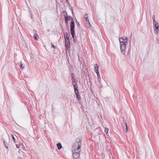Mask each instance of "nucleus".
<instances>
[{
  "instance_id": "1",
  "label": "nucleus",
  "mask_w": 159,
  "mask_h": 159,
  "mask_svg": "<svg viewBox=\"0 0 159 159\" xmlns=\"http://www.w3.org/2000/svg\"><path fill=\"white\" fill-rule=\"evenodd\" d=\"M128 38L126 36L120 37L119 40L120 44V49L121 53L124 55L125 54L126 45L128 43Z\"/></svg>"
},
{
  "instance_id": "2",
  "label": "nucleus",
  "mask_w": 159,
  "mask_h": 159,
  "mask_svg": "<svg viewBox=\"0 0 159 159\" xmlns=\"http://www.w3.org/2000/svg\"><path fill=\"white\" fill-rule=\"evenodd\" d=\"M62 13H66V14H63V15L65 17V21H68L71 20V21L70 23V28L71 27H75V23L74 22L73 19L71 16H68L67 13L66 11H62Z\"/></svg>"
},
{
  "instance_id": "3",
  "label": "nucleus",
  "mask_w": 159,
  "mask_h": 159,
  "mask_svg": "<svg viewBox=\"0 0 159 159\" xmlns=\"http://www.w3.org/2000/svg\"><path fill=\"white\" fill-rule=\"evenodd\" d=\"M74 88L75 93V96L76 97L77 99H78V100H80L81 99V96L79 94V91L78 89V87H76Z\"/></svg>"
},
{
  "instance_id": "4",
  "label": "nucleus",
  "mask_w": 159,
  "mask_h": 159,
  "mask_svg": "<svg viewBox=\"0 0 159 159\" xmlns=\"http://www.w3.org/2000/svg\"><path fill=\"white\" fill-rule=\"evenodd\" d=\"M76 142L74 143L73 146V148H75V147L76 146L80 145V146H81V140L79 138H77L76 139Z\"/></svg>"
},
{
  "instance_id": "5",
  "label": "nucleus",
  "mask_w": 159,
  "mask_h": 159,
  "mask_svg": "<svg viewBox=\"0 0 159 159\" xmlns=\"http://www.w3.org/2000/svg\"><path fill=\"white\" fill-rule=\"evenodd\" d=\"M70 33L72 35V37L73 38V39H75L76 38L75 37V27H71L70 28Z\"/></svg>"
},
{
  "instance_id": "6",
  "label": "nucleus",
  "mask_w": 159,
  "mask_h": 159,
  "mask_svg": "<svg viewBox=\"0 0 159 159\" xmlns=\"http://www.w3.org/2000/svg\"><path fill=\"white\" fill-rule=\"evenodd\" d=\"M81 147V146H80V145H78V147L75 149H74V148H73V150H72V153H79L80 154V151Z\"/></svg>"
},
{
  "instance_id": "7",
  "label": "nucleus",
  "mask_w": 159,
  "mask_h": 159,
  "mask_svg": "<svg viewBox=\"0 0 159 159\" xmlns=\"http://www.w3.org/2000/svg\"><path fill=\"white\" fill-rule=\"evenodd\" d=\"M154 25V29L155 33L156 34H157L159 32V25L158 23H157V24H155Z\"/></svg>"
},
{
  "instance_id": "8",
  "label": "nucleus",
  "mask_w": 159,
  "mask_h": 159,
  "mask_svg": "<svg viewBox=\"0 0 159 159\" xmlns=\"http://www.w3.org/2000/svg\"><path fill=\"white\" fill-rule=\"evenodd\" d=\"M73 159H80V154L79 153H72Z\"/></svg>"
},
{
  "instance_id": "9",
  "label": "nucleus",
  "mask_w": 159,
  "mask_h": 159,
  "mask_svg": "<svg viewBox=\"0 0 159 159\" xmlns=\"http://www.w3.org/2000/svg\"><path fill=\"white\" fill-rule=\"evenodd\" d=\"M71 80L72 85L74 86V88L78 87L76 81H75V77L71 78Z\"/></svg>"
},
{
  "instance_id": "10",
  "label": "nucleus",
  "mask_w": 159,
  "mask_h": 159,
  "mask_svg": "<svg viewBox=\"0 0 159 159\" xmlns=\"http://www.w3.org/2000/svg\"><path fill=\"white\" fill-rule=\"evenodd\" d=\"M65 48L66 50L67 49H69L70 48V41L65 42Z\"/></svg>"
},
{
  "instance_id": "11",
  "label": "nucleus",
  "mask_w": 159,
  "mask_h": 159,
  "mask_svg": "<svg viewBox=\"0 0 159 159\" xmlns=\"http://www.w3.org/2000/svg\"><path fill=\"white\" fill-rule=\"evenodd\" d=\"M85 19V20L86 22V24L87 25V28H90L91 26V25L89 22V19L88 18V16L86 17V18Z\"/></svg>"
},
{
  "instance_id": "12",
  "label": "nucleus",
  "mask_w": 159,
  "mask_h": 159,
  "mask_svg": "<svg viewBox=\"0 0 159 159\" xmlns=\"http://www.w3.org/2000/svg\"><path fill=\"white\" fill-rule=\"evenodd\" d=\"M99 66L96 63L94 65V70L95 72H97L96 70H98Z\"/></svg>"
},
{
  "instance_id": "13",
  "label": "nucleus",
  "mask_w": 159,
  "mask_h": 159,
  "mask_svg": "<svg viewBox=\"0 0 159 159\" xmlns=\"http://www.w3.org/2000/svg\"><path fill=\"white\" fill-rule=\"evenodd\" d=\"M57 148L58 150H60L62 148V146L61 143H59L57 144Z\"/></svg>"
},
{
  "instance_id": "14",
  "label": "nucleus",
  "mask_w": 159,
  "mask_h": 159,
  "mask_svg": "<svg viewBox=\"0 0 159 159\" xmlns=\"http://www.w3.org/2000/svg\"><path fill=\"white\" fill-rule=\"evenodd\" d=\"M131 50V46H129V47L128 50L127 52V55L128 57H130V51Z\"/></svg>"
},
{
  "instance_id": "15",
  "label": "nucleus",
  "mask_w": 159,
  "mask_h": 159,
  "mask_svg": "<svg viewBox=\"0 0 159 159\" xmlns=\"http://www.w3.org/2000/svg\"><path fill=\"white\" fill-rule=\"evenodd\" d=\"M34 39L36 40H37L39 38V36L38 34L36 33L34 34Z\"/></svg>"
},
{
  "instance_id": "16",
  "label": "nucleus",
  "mask_w": 159,
  "mask_h": 159,
  "mask_svg": "<svg viewBox=\"0 0 159 159\" xmlns=\"http://www.w3.org/2000/svg\"><path fill=\"white\" fill-rule=\"evenodd\" d=\"M65 36L64 39L65 40V42H67V41H70V38L69 36Z\"/></svg>"
},
{
  "instance_id": "17",
  "label": "nucleus",
  "mask_w": 159,
  "mask_h": 159,
  "mask_svg": "<svg viewBox=\"0 0 159 159\" xmlns=\"http://www.w3.org/2000/svg\"><path fill=\"white\" fill-rule=\"evenodd\" d=\"M4 144L5 146V147L6 148L8 149V143H7L6 142L5 140L3 141Z\"/></svg>"
},
{
  "instance_id": "18",
  "label": "nucleus",
  "mask_w": 159,
  "mask_h": 159,
  "mask_svg": "<svg viewBox=\"0 0 159 159\" xmlns=\"http://www.w3.org/2000/svg\"><path fill=\"white\" fill-rule=\"evenodd\" d=\"M70 10L71 11V13H72V15L73 18H75V15L74 13V11H73V9L71 7H70Z\"/></svg>"
},
{
  "instance_id": "19",
  "label": "nucleus",
  "mask_w": 159,
  "mask_h": 159,
  "mask_svg": "<svg viewBox=\"0 0 159 159\" xmlns=\"http://www.w3.org/2000/svg\"><path fill=\"white\" fill-rule=\"evenodd\" d=\"M11 138L12 139V140L15 143H16V139L15 138L14 135L12 134H11Z\"/></svg>"
},
{
  "instance_id": "20",
  "label": "nucleus",
  "mask_w": 159,
  "mask_h": 159,
  "mask_svg": "<svg viewBox=\"0 0 159 159\" xmlns=\"http://www.w3.org/2000/svg\"><path fill=\"white\" fill-rule=\"evenodd\" d=\"M29 12H30V16L31 17V19L33 20V18H34V17L33 16V15H32V14L31 12V10H30V9H29Z\"/></svg>"
},
{
  "instance_id": "21",
  "label": "nucleus",
  "mask_w": 159,
  "mask_h": 159,
  "mask_svg": "<svg viewBox=\"0 0 159 159\" xmlns=\"http://www.w3.org/2000/svg\"><path fill=\"white\" fill-rule=\"evenodd\" d=\"M20 67L21 69H23L25 67V66L21 63L20 64Z\"/></svg>"
},
{
  "instance_id": "22",
  "label": "nucleus",
  "mask_w": 159,
  "mask_h": 159,
  "mask_svg": "<svg viewBox=\"0 0 159 159\" xmlns=\"http://www.w3.org/2000/svg\"><path fill=\"white\" fill-rule=\"evenodd\" d=\"M65 23L66 24V25L67 27V29H68V31L69 30V24H68V21H65Z\"/></svg>"
},
{
  "instance_id": "23",
  "label": "nucleus",
  "mask_w": 159,
  "mask_h": 159,
  "mask_svg": "<svg viewBox=\"0 0 159 159\" xmlns=\"http://www.w3.org/2000/svg\"><path fill=\"white\" fill-rule=\"evenodd\" d=\"M63 35L64 36V37H65V36H70V34H69L68 33L66 32H63Z\"/></svg>"
},
{
  "instance_id": "24",
  "label": "nucleus",
  "mask_w": 159,
  "mask_h": 159,
  "mask_svg": "<svg viewBox=\"0 0 159 159\" xmlns=\"http://www.w3.org/2000/svg\"><path fill=\"white\" fill-rule=\"evenodd\" d=\"M108 129L107 128H105V132L107 134L108 132Z\"/></svg>"
},
{
  "instance_id": "25",
  "label": "nucleus",
  "mask_w": 159,
  "mask_h": 159,
  "mask_svg": "<svg viewBox=\"0 0 159 159\" xmlns=\"http://www.w3.org/2000/svg\"><path fill=\"white\" fill-rule=\"evenodd\" d=\"M126 128H125V132L126 133H127L128 132V126L127 125H126V127H125Z\"/></svg>"
},
{
  "instance_id": "26",
  "label": "nucleus",
  "mask_w": 159,
  "mask_h": 159,
  "mask_svg": "<svg viewBox=\"0 0 159 159\" xmlns=\"http://www.w3.org/2000/svg\"><path fill=\"white\" fill-rule=\"evenodd\" d=\"M73 41L74 43H77V38L76 37L75 39H73Z\"/></svg>"
},
{
  "instance_id": "27",
  "label": "nucleus",
  "mask_w": 159,
  "mask_h": 159,
  "mask_svg": "<svg viewBox=\"0 0 159 159\" xmlns=\"http://www.w3.org/2000/svg\"><path fill=\"white\" fill-rule=\"evenodd\" d=\"M75 22L76 24H77V25L79 27H80V24L78 22V21L77 20H76V21H75Z\"/></svg>"
},
{
  "instance_id": "28",
  "label": "nucleus",
  "mask_w": 159,
  "mask_h": 159,
  "mask_svg": "<svg viewBox=\"0 0 159 159\" xmlns=\"http://www.w3.org/2000/svg\"><path fill=\"white\" fill-rule=\"evenodd\" d=\"M97 72H96L97 74V75L98 77L100 76L99 73V70H96Z\"/></svg>"
},
{
  "instance_id": "29",
  "label": "nucleus",
  "mask_w": 159,
  "mask_h": 159,
  "mask_svg": "<svg viewBox=\"0 0 159 159\" xmlns=\"http://www.w3.org/2000/svg\"><path fill=\"white\" fill-rule=\"evenodd\" d=\"M51 47L53 48L54 49H55L56 48V47L55 45H54L53 43H51Z\"/></svg>"
},
{
  "instance_id": "30",
  "label": "nucleus",
  "mask_w": 159,
  "mask_h": 159,
  "mask_svg": "<svg viewBox=\"0 0 159 159\" xmlns=\"http://www.w3.org/2000/svg\"><path fill=\"white\" fill-rule=\"evenodd\" d=\"M98 82L99 83H100V81H101V77H100V76L98 77Z\"/></svg>"
},
{
  "instance_id": "31",
  "label": "nucleus",
  "mask_w": 159,
  "mask_h": 159,
  "mask_svg": "<svg viewBox=\"0 0 159 159\" xmlns=\"http://www.w3.org/2000/svg\"><path fill=\"white\" fill-rule=\"evenodd\" d=\"M81 108L82 109V111H84V107L83 106L82 104H81Z\"/></svg>"
},
{
  "instance_id": "32",
  "label": "nucleus",
  "mask_w": 159,
  "mask_h": 159,
  "mask_svg": "<svg viewBox=\"0 0 159 159\" xmlns=\"http://www.w3.org/2000/svg\"><path fill=\"white\" fill-rule=\"evenodd\" d=\"M131 37L129 40V46H131Z\"/></svg>"
},
{
  "instance_id": "33",
  "label": "nucleus",
  "mask_w": 159,
  "mask_h": 159,
  "mask_svg": "<svg viewBox=\"0 0 159 159\" xmlns=\"http://www.w3.org/2000/svg\"><path fill=\"white\" fill-rule=\"evenodd\" d=\"M75 77L74 74L73 73L71 74V78Z\"/></svg>"
},
{
  "instance_id": "34",
  "label": "nucleus",
  "mask_w": 159,
  "mask_h": 159,
  "mask_svg": "<svg viewBox=\"0 0 159 159\" xmlns=\"http://www.w3.org/2000/svg\"><path fill=\"white\" fill-rule=\"evenodd\" d=\"M16 146L17 148H18L20 147V145L19 144H16Z\"/></svg>"
},
{
  "instance_id": "35",
  "label": "nucleus",
  "mask_w": 159,
  "mask_h": 159,
  "mask_svg": "<svg viewBox=\"0 0 159 159\" xmlns=\"http://www.w3.org/2000/svg\"><path fill=\"white\" fill-rule=\"evenodd\" d=\"M153 25L155 24H157V23H158L157 21H155H155L154 20H153Z\"/></svg>"
},
{
  "instance_id": "36",
  "label": "nucleus",
  "mask_w": 159,
  "mask_h": 159,
  "mask_svg": "<svg viewBox=\"0 0 159 159\" xmlns=\"http://www.w3.org/2000/svg\"><path fill=\"white\" fill-rule=\"evenodd\" d=\"M152 19H153V20H154L155 21V16L154 15H153L152 16Z\"/></svg>"
},
{
  "instance_id": "37",
  "label": "nucleus",
  "mask_w": 159,
  "mask_h": 159,
  "mask_svg": "<svg viewBox=\"0 0 159 159\" xmlns=\"http://www.w3.org/2000/svg\"><path fill=\"white\" fill-rule=\"evenodd\" d=\"M125 123V127H126V125H127V123H126L125 122V121H124V120H123V123Z\"/></svg>"
},
{
  "instance_id": "38",
  "label": "nucleus",
  "mask_w": 159,
  "mask_h": 159,
  "mask_svg": "<svg viewBox=\"0 0 159 159\" xmlns=\"http://www.w3.org/2000/svg\"><path fill=\"white\" fill-rule=\"evenodd\" d=\"M87 16H88V15L86 13H85L84 16V18L86 19Z\"/></svg>"
},
{
  "instance_id": "39",
  "label": "nucleus",
  "mask_w": 159,
  "mask_h": 159,
  "mask_svg": "<svg viewBox=\"0 0 159 159\" xmlns=\"http://www.w3.org/2000/svg\"><path fill=\"white\" fill-rule=\"evenodd\" d=\"M67 2V4L69 5V6L70 7H70H71V6H70V3H69V2Z\"/></svg>"
},
{
  "instance_id": "40",
  "label": "nucleus",
  "mask_w": 159,
  "mask_h": 159,
  "mask_svg": "<svg viewBox=\"0 0 159 159\" xmlns=\"http://www.w3.org/2000/svg\"><path fill=\"white\" fill-rule=\"evenodd\" d=\"M18 159H22V158L20 157H18Z\"/></svg>"
},
{
  "instance_id": "41",
  "label": "nucleus",
  "mask_w": 159,
  "mask_h": 159,
  "mask_svg": "<svg viewBox=\"0 0 159 159\" xmlns=\"http://www.w3.org/2000/svg\"><path fill=\"white\" fill-rule=\"evenodd\" d=\"M20 144L21 145H22V146H23V143H20Z\"/></svg>"
},
{
  "instance_id": "42",
  "label": "nucleus",
  "mask_w": 159,
  "mask_h": 159,
  "mask_svg": "<svg viewBox=\"0 0 159 159\" xmlns=\"http://www.w3.org/2000/svg\"><path fill=\"white\" fill-rule=\"evenodd\" d=\"M52 110L53 109H54V107H53V105H52Z\"/></svg>"
},
{
  "instance_id": "43",
  "label": "nucleus",
  "mask_w": 159,
  "mask_h": 159,
  "mask_svg": "<svg viewBox=\"0 0 159 159\" xmlns=\"http://www.w3.org/2000/svg\"><path fill=\"white\" fill-rule=\"evenodd\" d=\"M75 19V21H76V20H77L76 18L75 17L74 18Z\"/></svg>"
},
{
  "instance_id": "44",
  "label": "nucleus",
  "mask_w": 159,
  "mask_h": 159,
  "mask_svg": "<svg viewBox=\"0 0 159 159\" xmlns=\"http://www.w3.org/2000/svg\"><path fill=\"white\" fill-rule=\"evenodd\" d=\"M78 59H79V61H80V58H79V57H78Z\"/></svg>"
},
{
  "instance_id": "45",
  "label": "nucleus",
  "mask_w": 159,
  "mask_h": 159,
  "mask_svg": "<svg viewBox=\"0 0 159 159\" xmlns=\"http://www.w3.org/2000/svg\"><path fill=\"white\" fill-rule=\"evenodd\" d=\"M24 148H25V147L24 146V147H22V148L23 149Z\"/></svg>"
},
{
  "instance_id": "46",
  "label": "nucleus",
  "mask_w": 159,
  "mask_h": 159,
  "mask_svg": "<svg viewBox=\"0 0 159 159\" xmlns=\"http://www.w3.org/2000/svg\"><path fill=\"white\" fill-rule=\"evenodd\" d=\"M61 2L62 3L63 2V1H61Z\"/></svg>"
},
{
  "instance_id": "47",
  "label": "nucleus",
  "mask_w": 159,
  "mask_h": 159,
  "mask_svg": "<svg viewBox=\"0 0 159 159\" xmlns=\"http://www.w3.org/2000/svg\"><path fill=\"white\" fill-rule=\"evenodd\" d=\"M70 72H71V69H70Z\"/></svg>"
},
{
  "instance_id": "48",
  "label": "nucleus",
  "mask_w": 159,
  "mask_h": 159,
  "mask_svg": "<svg viewBox=\"0 0 159 159\" xmlns=\"http://www.w3.org/2000/svg\"><path fill=\"white\" fill-rule=\"evenodd\" d=\"M64 14H66V13H63Z\"/></svg>"
},
{
  "instance_id": "49",
  "label": "nucleus",
  "mask_w": 159,
  "mask_h": 159,
  "mask_svg": "<svg viewBox=\"0 0 159 159\" xmlns=\"http://www.w3.org/2000/svg\"><path fill=\"white\" fill-rule=\"evenodd\" d=\"M77 37H79V38L80 37H79V36H77Z\"/></svg>"
}]
</instances>
